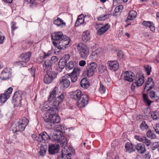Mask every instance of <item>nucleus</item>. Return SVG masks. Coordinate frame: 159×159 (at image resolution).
Wrapping results in <instances>:
<instances>
[{
    "label": "nucleus",
    "mask_w": 159,
    "mask_h": 159,
    "mask_svg": "<svg viewBox=\"0 0 159 159\" xmlns=\"http://www.w3.org/2000/svg\"><path fill=\"white\" fill-rule=\"evenodd\" d=\"M64 99V93H58V88L55 87L52 90L48 98V100L51 103L52 107L48 110L50 113L47 117L44 118L45 125L49 129L53 128L55 124L59 123L60 118L57 114L58 106Z\"/></svg>",
    "instance_id": "1"
},
{
    "label": "nucleus",
    "mask_w": 159,
    "mask_h": 159,
    "mask_svg": "<svg viewBox=\"0 0 159 159\" xmlns=\"http://www.w3.org/2000/svg\"><path fill=\"white\" fill-rule=\"evenodd\" d=\"M71 98L77 101V104L79 107L83 108L87 105L89 101V98L86 94H82L80 90H78L71 92Z\"/></svg>",
    "instance_id": "2"
},
{
    "label": "nucleus",
    "mask_w": 159,
    "mask_h": 159,
    "mask_svg": "<svg viewBox=\"0 0 159 159\" xmlns=\"http://www.w3.org/2000/svg\"><path fill=\"white\" fill-rule=\"evenodd\" d=\"M124 79L129 82H132L134 80V84L138 87L142 86L144 82V77L143 74H137L135 76L134 74L130 71H127L124 73Z\"/></svg>",
    "instance_id": "3"
},
{
    "label": "nucleus",
    "mask_w": 159,
    "mask_h": 159,
    "mask_svg": "<svg viewBox=\"0 0 159 159\" xmlns=\"http://www.w3.org/2000/svg\"><path fill=\"white\" fill-rule=\"evenodd\" d=\"M29 122L28 119L26 117H23L21 119H20L17 121L16 124L12 125L11 128L13 132L16 133L24 131Z\"/></svg>",
    "instance_id": "4"
},
{
    "label": "nucleus",
    "mask_w": 159,
    "mask_h": 159,
    "mask_svg": "<svg viewBox=\"0 0 159 159\" xmlns=\"http://www.w3.org/2000/svg\"><path fill=\"white\" fill-rule=\"evenodd\" d=\"M65 38H63L58 42L53 41L52 43L55 48L60 50H63L65 49L69 45L70 40L69 38L65 35Z\"/></svg>",
    "instance_id": "5"
},
{
    "label": "nucleus",
    "mask_w": 159,
    "mask_h": 159,
    "mask_svg": "<svg viewBox=\"0 0 159 159\" xmlns=\"http://www.w3.org/2000/svg\"><path fill=\"white\" fill-rule=\"evenodd\" d=\"M77 48L80 57L83 59H86L89 53L88 47L84 44L80 43L78 45Z\"/></svg>",
    "instance_id": "6"
},
{
    "label": "nucleus",
    "mask_w": 159,
    "mask_h": 159,
    "mask_svg": "<svg viewBox=\"0 0 159 159\" xmlns=\"http://www.w3.org/2000/svg\"><path fill=\"white\" fill-rule=\"evenodd\" d=\"M57 131L52 134H50L51 137L50 139L53 141H61L62 143L64 144H66V139L64 136L62 135V133L60 129H56Z\"/></svg>",
    "instance_id": "7"
},
{
    "label": "nucleus",
    "mask_w": 159,
    "mask_h": 159,
    "mask_svg": "<svg viewBox=\"0 0 159 159\" xmlns=\"http://www.w3.org/2000/svg\"><path fill=\"white\" fill-rule=\"evenodd\" d=\"M46 74L43 79L44 83L47 84L51 83L57 76V72L53 70L46 71Z\"/></svg>",
    "instance_id": "8"
},
{
    "label": "nucleus",
    "mask_w": 159,
    "mask_h": 159,
    "mask_svg": "<svg viewBox=\"0 0 159 159\" xmlns=\"http://www.w3.org/2000/svg\"><path fill=\"white\" fill-rule=\"evenodd\" d=\"M97 67V64L95 62L89 63L86 67V70L84 71L83 74L88 77H90L93 75Z\"/></svg>",
    "instance_id": "9"
},
{
    "label": "nucleus",
    "mask_w": 159,
    "mask_h": 159,
    "mask_svg": "<svg viewBox=\"0 0 159 159\" xmlns=\"http://www.w3.org/2000/svg\"><path fill=\"white\" fill-rule=\"evenodd\" d=\"M22 93L21 91H16L12 97V103L14 106H19L21 104Z\"/></svg>",
    "instance_id": "10"
},
{
    "label": "nucleus",
    "mask_w": 159,
    "mask_h": 159,
    "mask_svg": "<svg viewBox=\"0 0 159 159\" xmlns=\"http://www.w3.org/2000/svg\"><path fill=\"white\" fill-rule=\"evenodd\" d=\"M64 37L65 35H63L62 32L61 31L55 32L51 34V38L52 42L55 41L58 42L63 38H65Z\"/></svg>",
    "instance_id": "11"
},
{
    "label": "nucleus",
    "mask_w": 159,
    "mask_h": 159,
    "mask_svg": "<svg viewBox=\"0 0 159 159\" xmlns=\"http://www.w3.org/2000/svg\"><path fill=\"white\" fill-rule=\"evenodd\" d=\"M48 147V152L50 154L57 153L59 150L60 146L58 144H49Z\"/></svg>",
    "instance_id": "12"
},
{
    "label": "nucleus",
    "mask_w": 159,
    "mask_h": 159,
    "mask_svg": "<svg viewBox=\"0 0 159 159\" xmlns=\"http://www.w3.org/2000/svg\"><path fill=\"white\" fill-rule=\"evenodd\" d=\"M11 73L9 69L6 68L0 74V78L2 80H6L9 79Z\"/></svg>",
    "instance_id": "13"
},
{
    "label": "nucleus",
    "mask_w": 159,
    "mask_h": 159,
    "mask_svg": "<svg viewBox=\"0 0 159 159\" xmlns=\"http://www.w3.org/2000/svg\"><path fill=\"white\" fill-rule=\"evenodd\" d=\"M108 64V68L113 71H116L118 68L119 64L117 61H109Z\"/></svg>",
    "instance_id": "14"
},
{
    "label": "nucleus",
    "mask_w": 159,
    "mask_h": 159,
    "mask_svg": "<svg viewBox=\"0 0 159 159\" xmlns=\"http://www.w3.org/2000/svg\"><path fill=\"white\" fill-rule=\"evenodd\" d=\"M61 156L59 157V159H71V152H69L67 151V149L65 148L62 149Z\"/></svg>",
    "instance_id": "15"
},
{
    "label": "nucleus",
    "mask_w": 159,
    "mask_h": 159,
    "mask_svg": "<svg viewBox=\"0 0 159 159\" xmlns=\"http://www.w3.org/2000/svg\"><path fill=\"white\" fill-rule=\"evenodd\" d=\"M60 84L64 89H66L69 87L70 84V81L65 78V76L62 77L60 80Z\"/></svg>",
    "instance_id": "16"
},
{
    "label": "nucleus",
    "mask_w": 159,
    "mask_h": 159,
    "mask_svg": "<svg viewBox=\"0 0 159 159\" xmlns=\"http://www.w3.org/2000/svg\"><path fill=\"white\" fill-rule=\"evenodd\" d=\"M32 53L30 52L22 53L20 55V57L22 61L28 62L30 60Z\"/></svg>",
    "instance_id": "17"
},
{
    "label": "nucleus",
    "mask_w": 159,
    "mask_h": 159,
    "mask_svg": "<svg viewBox=\"0 0 159 159\" xmlns=\"http://www.w3.org/2000/svg\"><path fill=\"white\" fill-rule=\"evenodd\" d=\"M135 149L137 152L139 153L143 154L145 153L146 151L145 145L141 143H138L135 146Z\"/></svg>",
    "instance_id": "18"
},
{
    "label": "nucleus",
    "mask_w": 159,
    "mask_h": 159,
    "mask_svg": "<svg viewBox=\"0 0 159 159\" xmlns=\"http://www.w3.org/2000/svg\"><path fill=\"white\" fill-rule=\"evenodd\" d=\"M135 146L129 142L126 143L125 145L126 151L129 152L130 153L135 151L136 148Z\"/></svg>",
    "instance_id": "19"
},
{
    "label": "nucleus",
    "mask_w": 159,
    "mask_h": 159,
    "mask_svg": "<svg viewBox=\"0 0 159 159\" xmlns=\"http://www.w3.org/2000/svg\"><path fill=\"white\" fill-rule=\"evenodd\" d=\"M53 23L57 26H60L61 27H64L66 26V23L59 17H57V19L54 20Z\"/></svg>",
    "instance_id": "20"
},
{
    "label": "nucleus",
    "mask_w": 159,
    "mask_h": 159,
    "mask_svg": "<svg viewBox=\"0 0 159 159\" xmlns=\"http://www.w3.org/2000/svg\"><path fill=\"white\" fill-rule=\"evenodd\" d=\"M44 63L43 65V67L44 70H52V61L49 60H47L44 61Z\"/></svg>",
    "instance_id": "21"
},
{
    "label": "nucleus",
    "mask_w": 159,
    "mask_h": 159,
    "mask_svg": "<svg viewBox=\"0 0 159 159\" xmlns=\"http://www.w3.org/2000/svg\"><path fill=\"white\" fill-rule=\"evenodd\" d=\"M110 26L107 24L101 27L98 30V33L99 35L104 34L110 28Z\"/></svg>",
    "instance_id": "22"
},
{
    "label": "nucleus",
    "mask_w": 159,
    "mask_h": 159,
    "mask_svg": "<svg viewBox=\"0 0 159 159\" xmlns=\"http://www.w3.org/2000/svg\"><path fill=\"white\" fill-rule=\"evenodd\" d=\"M80 84L82 88L86 89L88 88L90 86L89 79L86 78H84L82 79L80 81Z\"/></svg>",
    "instance_id": "23"
},
{
    "label": "nucleus",
    "mask_w": 159,
    "mask_h": 159,
    "mask_svg": "<svg viewBox=\"0 0 159 159\" xmlns=\"http://www.w3.org/2000/svg\"><path fill=\"white\" fill-rule=\"evenodd\" d=\"M143 25L145 26L146 28H149L151 31L154 32L155 28L153 23L151 21H144L143 23Z\"/></svg>",
    "instance_id": "24"
},
{
    "label": "nucleus",
    "mask_w": 159,
    "mask_h": 159,
    "mask_svg": "<svg viewBox=\"0 0 159 159\" xmlns=\"http://www.w3.org/2000/svg\"><path fill=\"white\" fill-rule=\"evenodd\" d=\"M137 13L136 11L134 10L131 11L129 12L128 16L125 22H128L129 20H134L136 17Z\"/></svg>",
    "instance_id": "25"
},
{
    "label": "nucleus",
    "mask_w": 159,
    "mask_h": 159,
    "mask_svg": "<svg viewBox=\"0 0 159 159\" xmlns=\"http://www.w3.org/2000/svg\"><path fill=\"white\" fill-rule=\"evenodd\" d=\"M82 37L83 41L85 43L87 42L90 38L89 32L88 31H84L83 33Z\"/></svg>",
    "instance_id": "26"
},
{
    "label": "nucleus",
    "mask_w": 159,
    "mask_h": 159,
    "mask_svg": "<svg viewBox=\"0 0 159 159\" xmlns=\"http://www.w3.org/2000/svg\"><path fill=\"white\" fill-rule=\"evenodd\" d=\"M143 98L144 102L148 106H150L153 102L150 100L148 95L146 94H143Z\"/></svg>",
    "instance_id": "27"
},
{
    "label": "nucleus",
    "mask_w": 159,
    "mask_h": 159,
    "mask_svg": "<svg viewBox=\"0 0 159 159\" xmlns=\"http://www.w3.org/2000/svg\"><path fill=\"white\" fill-rule=\"evenodd\" d=\"M42 139L43 141H46L48 139L50 140L51 135L50 134L47 133L46 132L44 131L41 133Z\"/></svg>",
    "instance_id": "28"
},
{
    "label": "nucleus",
    "mask_w": 159,
    "mask_h": 159,
    "mask_svg": "<svg viewBox=\"0 0 159 159\" xmlns=\"http://www.w3.org/2000/svg\"><path fill=\"white\" fill-rule=\"evenodd\" d=\"M47 145H43L40 148V150L39 152V154L41 156H43L45 154L47 148Z\"/></svg>",
    "instance_id": "29"
},
{
    "label": "nucleus",
    "mask_w": 159,
    "mask_h": 159,
    "mask_svg": "<svg viewBox=\"0 0 159 159\" xmlns=\"http://www.w3.org/2000/svg\"><path fill=\"white\" fill-rule=\"evenodd\" d=\"M149 96L150 98L152 99H154L157 100L159 99V97L158 96L156 93L155 91L152 90L148 92Z\"/></svg>",
    "instance_id": "30"
},
{
    "label": "nucleus",
    "mask_w": 159,
    "mask_h": 159,
    "mask_svg": "<svg viewBox=\"0 0 159 159\" xmlns=\"http://www.w3.org/2000/svg\"><path fill=\"white\" fill-rule=\"evenodd\" d=\"M9 98L8 95L5 93L1 94L0 96V102L4 103Z\"/></svg>",
    "instance_id": "31"
},
{
    "label": "nucleus",
    "mask_w": 159,
    "mask_h": 159,
    "mask_svg": "<svg viewBox=\"0 0 159 159\" xmlns=\"http://www.w3.org/2000/svg\"><path fill=\"white\" fill-rule=\"evenodd\" d=\"M139 128L142 130H147L149 128V127L147 124L144 120L142 121L140 125Z\"/></svg>",
    "instance_id": "32"
},
{
    "label": "nucleus",
    "mask_w": 159,
    "mask_h": 159,
    "mask_svg": "<svg viewBox=\"0 0 159 159\" xmlns=\"http://www.w3.org/2000/svg\"><path fill=\"white\" fill-rule=\"evenodd\" d=\"M65 61L66 60H65L64 59H61L60 60L58 64L59 68L61 69H63L64 68L65 66H66L67 63Z\"/></svg>",
    "instance_id": "33"
},
{
    "label": "nucleus",
    "mask_w": 159,
    "mask_h": 159,
    "mask_svg": "<svg viewBox=\"0 0 159 159\" xmlns=\"http://www.w3.org/2000/svg\"><path fill=\"white\" fill-rule=\"evenodd\" d=\"M146 135L148 137L151 139L156 138V136L155 134L152 132L151 130H149L147 132Z\"/></svg>",
    "instance_id": "34"
},
{
    "label": "nucleus",
    "mask_w": 159,
    "mask_h": 159,
    "mask_svg": "<svg viewBox=\"0 0 159 159\" xmlns=\"http://www.w3.org/2000/svg\"><path fill=\"white\" fill-rule=\"evenodd\" d=\"M74 62L73 61H70L68 63H66V68L67 70H70L74 68Z\"/></svg>",
    "instance_id": "35"
},
{
    "label": "nucleus",
    "mask_w": 159,
    "mask_h": 159,
    "mask_svg": "<svg viewBox=\"0 0 159 159\" xmlns=\"http://www.w3.org/2000/svg\"><path fill=\"white\" fill-rule=\"evenodd\" d=\"M77 75H78L69 74V76L70 77L71 82L75 83L77 81L78 79Z\"/></svg>",
    "instance_id": "36"
},
{
    "label": "nucleus",
    "mask_w": 159,
    "mask_h": 159,
    "mask_svg": "<svg viewBox=\"0 0 159 159\" xmlns=\"http://www.w3.org/2000/svg\"><path fill=\"white\" fill-rule=\"evenodd\" d=\"M84 21V18L83 19L82 18H80L79 17L76 20L75 26L76 27L79 26L83 24Z\"/></svg>",
    "instance_id": "37"
},
{
    "label": "nucleus",
    "mask_w": 159,
    "mask_h": 159,
    "mask_svg": "<svg viewBox=\"0 0 159 159\" xmlns=\"http://www.w3.org/2000/svg\"><path fill=\"white\" fill-rule=\"evenodd\" d=\"M109 14L102 15L97 18V20L99 21L104 20L109 18Z\"/></svg>",
    "instance_id": "38"
},
{
    "label": "nucleus",
    "mask_w": 159,
    "mask_h": 159,
    "mask_svg": "<svg viewBox=\"0 0 159 159\" xmlns=\"http://www.w3.org/2000/svg\"><path fill=\"white\" fill-rule=\"evenodd\" d=\"M145 71L148 75H150L151 70V67L148 65H145L144 66Z\"/></svg>",
    "instance_id": "39"
},
{
    "label": "nucleus",
    "mask_w": 159,
    "mask_h": 159,
    "mask_svg": "<svg viewBox=\"0 0 159 159\" xmlns=\"http://www.w3.org/2000/svg\"><path fill=\"white\" fill-rule=\"evenodd\" d=\"M16 23L15 22H12L11 23V32L13 34L14 31L17 29L18 28L16 26Z\"/></svg>",
    "instance_id": "40"
},
{
    "label": "nucleus",
    "mask_w": 159,
    "mask_h": 159,
    "mask_svg": "<svg viewBox=\"0 0 159 159\" xmlns=\"http://www.w3.org/2000/svg\"><path fill=\"white\" fill-rule=\"evenodd\" d=\"M13 90V89L12 87L9 88L7 91H6L4 93L7 95H8L9 97L10 96V95L11 93Z\"/></svg>",
    "instance_id": "41"
},
{
    "label": "nucleus",
    "mask_w": 159,
    "mask_h": 159,
    "mask_svg": "<svg viewBox=\"0 0 159 159\" xmlns=\"http://www.w3.org/2000/svg\"><path fill=\"white\" fill-rule=\"evenodd\" d=\"M142 142L145 144L147 146H149L150 145L151 142L150 140L147 139L146 137H144V139L142 141Z\"/></svg>",
    "instance_id": "42"
},
{
    "label": "nucleus",
    "mask_w": 159,
    "mask_h": 159,
    "mask_svg": "<svg viewBox=\"0 0 159 159\" xmlns=\"http://www.w3.org/2000/svg\"><path fill=\"white\" fill-rule=\"evenodd\" d=\"M50 60L52 62V64L54 63L55 64L57 62L58 58L57 56H54L51 57V60Z\"/></svg>",
    "instance_id": "43"
},
{
    "label": "nucleus",
    "mask_w": 159,
    "mask_h": 159,
    "mask_svg": "<svg viewBox=\"0 0 159 159\" xmlns=\"http://www.w3.org/2000/svg\"><path fill=\"white\" fill-rule=\"evenodd\" d=\"M105 88L102 84H101L100 85V88L99 89L100 92L102 93H105Z\"/></svg>",
    "instance_id": "44"
},
{
    "label": "nucleus",
    "mask_w": 159,
    "mask_h": 159,
    "mask_svg": "<svg viewBox=\"0 0 159 159\" xmlns=\"http://www.w3.org/2000/svg\"><path fill=\"white\" fill-rule=\"evenodd\" d=\"M80 70V69H78L77 67H75L72 72L70 73L72 74H79V72Z\"/></svg>",
    "instance_id": "45"
},
{
    "label": "nucleus",
    "mask_w": 159,
    "mask_h": 159,
    "mask_svg": "<svg viewBox=\"0 0 159 159\" xmlns=\"http://www.w3.org/2000/svg\"><path fill=\"white\" fill-rule=\"evenodd\" d=\"M30 73L32 76L34 78L35 76V69L34 68H33V67L31 68L30 70Z\"/></svg>",
    "instance_id": "46"
},
{
    "label": "nucleus",
    "mask_w": 159,
    "mask_h": 159,
    "mask_svg": "<svg viewBox=\"0 0 159 159\" xmlns=\"http://www.w3.org/2000/svg\"><path fill=\"white\" fill-rule=\"evenodd\" d=\"M18 65L22 67H26L27 66V64L26 63L27 62L24 61H21L20 62H18Z\"/></svg>",
    "instance_id": "47"
},
{
    "label": "nucleus",
    "mask_w": 159,
    "mask_h": 159,
    "mask_svg": "<svg viewBox=\"0 0 159 159\" xmlns=\"http://www.w3.org/2000/svg\"><path fill=\"white\" fill-rule=\"evenodd\" d=\"M106 69V67L105 66H102L99 67L98 71L100 73H102L104 72Z\"/></svg>",
    "instance_id": "48"
},
{
    "label": "nucleus",
    "mask_w": 159,
    "mask_h": 159,
    "mask_svg": "<svg viewBox=\"0 0 159 159\" xmlns=\"http://www.w3.org/2000/svg\"><path fill=\"white\" fill-rule=\"evenodd\" d=\"M144 137H141L139 135H135L134 136L135 138L137 140L142 142L143 139H144Z\"/></svg>",
    "instance_id": "49"
},
{
    "label": "nucleus",
    "mask_w": 159,
    "mask_h": 159,
    "mask_svg": "<svg viewBox=\"0 0 159 159\" xmlns=\"http://www.w3.org/2000/svg\"><path fill=\"white\" fill-rule=\"evenodd\" d=\"M42 136L41 133L37 135V137H36V141H39L40 142H43V140L42 139Z\"/></svg>",
    "instance_id": "50"
},
{
    "label": "nucleus",
    "mask_w": 159,
    "mask_h": 159,
    "mask_svg": "<svg viewBox=\"0 0 159 159\" xmlns=\"http://www.w3.org/2000/svg\"><path fill=\"white\" fill-rule=\"evenodd\" d=\"M117 56L120 58H123L124 56L123 52L121 51H119L117 53Z\"/></svg>",
    "instance_id": "51"
},
{
    "label": "nucleus",
    "mask_w": 159,
    "mask_h": 159,
    "mask_svg": "<svg viewBox=\"0 0 159 159\" xmlns=\"http://www.w3.org/2000/svg\"><path fill=\"white\" fill-rule=\"evenodd\" d=\"M43 59L42 56H40L36 60L37 63L39 64L40 63L43 61Z\"/></svg>",
    "instance_id": "52"
},
{
    "label": "nucleus",
    "mask_w": 159,
    "mask_h": 159,
    "mask_svg": "<svg viewBox=\"0 0 159 159\" xmlns=\"http://www.w3.org/2000/svg\"><path fill=\"white\" fill-rule=\"evenodd\" d=\"M70 58V56L69 55H66L64 56V58H62L61 59H64L65 60H66L65 61L67 63V61L69 60Z\"/></svg>",
    "instance_id": "53"
},
{
    "label": "nucleus",
    "mask_w": 159,
    "mask_h": 159,
    "mask_svg": "<svg viewBox=\"0 0 159 159\" xmlns=\"http://www.w3.org/2000/svg\"><path fill=\"white\" fill-rule=\"evenodd\" d=\"M79 65L82 66H84L86 64V61H85L81 60L79 62Z\"/></svg>",
    "instance_id": "54"
},
{
    "label": "nucleus",
    "mask_w": 159,
    "mask_h": 159,
    "mask_svg": "<svg viewBox=\"0 0 159 159\" xmlns=\"http://www.w3.org/2000/svg\"><path fill=\"white\" fill-rule=\"evenodd\" d=\"M35 0H25V2L27 3H31L32 5L34 3Z\"/></svg>",
    "instance_id": "55"
},
{
    "label": "nucleus",
    "mask_w": 159,
    "mask_h": 159,
    "mask_svg": "<svg viewBox=\"0 0 159 159\" xmlns=\"http://www.w3.org/2000/svg\"><path fill=\"white\" fill-rule=\"evenodd\" d=\"M152 145L157 148L159 147V142H154L152 144Z\"/></svg>",
    "instance_id": "56"
},
{
    "label": "nucleus",
    "mask_w": 159,
    "mask_h": 159,
    "mask_svg": "<svg viewBox=\"0 0 159 159\" xmlns=\"http://www.w3.org/2000/svg\"><path fill=\"white\" fill-rule=\"evenodd\" d=\"M98 54H97L94 51H93L92 52L91 55L90 56V58H93V57H95L96 56H98Z\"/></svg>",
    "instance_id": "57"
},
{
    "label": "nucleus",
    "mask_w": 159,
    "mask_h": 159,
    "mask_svg": "<svg viewBox=\"0 0 159 159\" xmlns=\"http://www.w3.org/2000/svg\"><path fill=\"white\" fill-rule=\"evenodd\" d=\"M4 39V37L2 36L0 34V44H2L3 43V41Z\"/></svg>",
    "instance_id": "58"
},
{
    "label": "nucleus",
    "mask_w": 159,
    "mask_h": 159,
    "mask_svg": "<svg viewBox=\"0 0 159 159\" xmlns=\"http://www.w3.org/2000/svg\"><path fill=\"white\" fill-rule=\"evenodd\" d=\"M151 116L153 119L155 120H157V116L156 114H154V113L151 114Z\"/></svg>",
    "instance_id": "59"
},
{
    "label": "nucleus",
    "mask_w": 159,
    "mask_h": 159,
    "mask_svg": "<svg viewBox=\"0 0 159 159\" xmlns=\"http://www.w3.org/2000/svg\"><path fill=\"white\" fill-rule=\"evenodd\" d=\"M94 51L98 55L100 52L101 51V49L100 48H99L96 49Z\"/></svg>",
    "instance_id": "60"
},
{
    "label": "nucleus",
    "mask_w": 159,
    "mask_h": 159,
    "mask_svg": "<svg viewBox=\"0 0 159 159\" xmlns=\"http://www.w3.org/2000/svg\"><path fill=\"white\" fill-rule=\"evenodd\" d=\"M95 28L96 29L98 30L100 28V24H96L95 26Z\"/></svg>",
    "instance_id": "61"
},
{
    "label": "nucleus",
    "mask_w": 159,
    "mask_h": 159,
    "mask_svg": "<svg viewBox=\"0 0 159 159\" xmlns=\"http://www.w3.org/2000/svg\"><path fill=\"white\" fill-rule=\"evenodd\" d=\"M136 86V85L134 84V82L131 85V87L132 90H133L135 89V86Z\"/></svg>",
    "instance_id": "62"
},
{
    "label": "nucleus",
    "mask_w": 159,
    "mask_h": 159,
    "mask_svg": "<svg viewBox=\"0 0 159 159\" xmlns=\"http://www.w3.org/2000/svg\"><path fill=\"white\" fill-rule=\"evenodd\" d=\"M50 54V53H48L46 55H43V58L44 59H45V58H46L47 57H48Z\"/></svg>",
    "instance_id": "63"
},
{
    "label": "nucleus",
    "mask_w": 159,
    "mask_h": 159,
    "mask_svg": "<svg viewBox=\"0 0 159 159\" xmlns=\"http://www.w3.org/2000/svg\"><path fill=\"white\" fill-rule=\"evenodd\" d=\"M37 135L35 134H33L32 135V137L34 140H36V137H37Z\"/></svg>",
    "instance_id": "64"
}]
</instances>
